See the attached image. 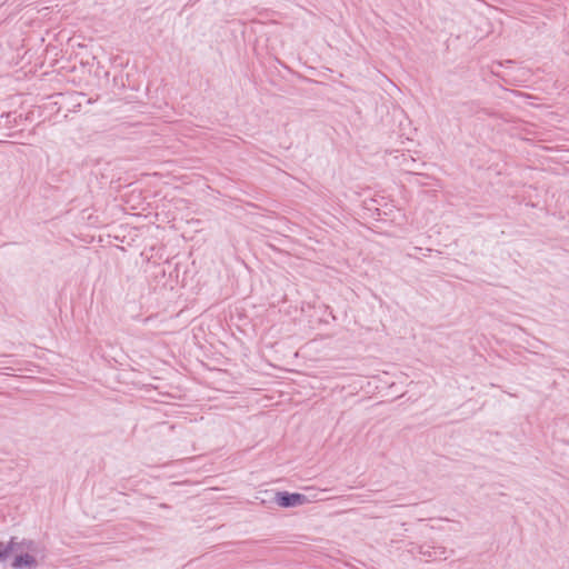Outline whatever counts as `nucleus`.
<instances>
[{"instance_id":"nucleus-5","label":"nucleus","mask_w":569,"mask_h":569,"mask_svg":"<svg viewBox=\"0 0 569 569\" xmlns=\"http://www.w3.org/2000/svg\"><path fill=\"white\" fill-rule=\"evenodd\" d=\"M312 498L317 500H323V498L318 497V493L313 495Z\"/></svg>"},{"instance_id":"nucleus-4","label":"nucleus","mask_w":569,"mask_h":569,"mask_svg":"<svg viewBox=\"0 0 569 569\" xmlns=\"http://www.w3.org/2000/svg\"><path fill=\"white\" fill-rule=\"evenodd\" d=\"M452 552H453L452 550L448 551L445 547L433 546V550H432L433 561L446 560L449 557V553H452Z\"/></svg>"},{"instance_id":"nucleus-2","label":"nucleus","mask_w":569,"mask_h":569,"mask_svg":"<svg viewBox=\"0 0 569 569\" xmlns=\"http://www.w3.org/2000/svg\"><path fill=\"white\" fill-rule=\"evenodd\" d=\"M274 502L282 508H292L310 502V499L299 492L278 491L274 496Z\"/></svg>"},{"instance_id":"nucleus-3","label":"nucleus","mask_w":569,"mask_h":569,"mask_svg":"<svg viewBox=\"0 0 569 569\" xmlns=\"http://www.w3.org/2000/svg\"><path fill=\"white\" fill-rule=\"evenodd\" d=\"M433 546L430 545H422V546H413L410 549V552L415 556H419L420 558L425 559L426 561H433Z\"/></svg>"},{"instance_id":"nucleus-1","label":"nucleus","mask_w":569,"mask_h":569,"mask_svg":"<svg viewBox=\"0 0 569 569\" xmlns=\"http://www.w3.org/2000/svg\"><path fill=\"white\" fill-rule=\"evenodd\" d=\"M24 549L32 552L37 551L36 543L32 540H22L21 542H16L14 538H12L7 545L0 542V561L4 562L12 552H20L14 557L11 567L14 569H36L38 567V561L32 555L22 553Z\"/></svg>"}]
</instances>
